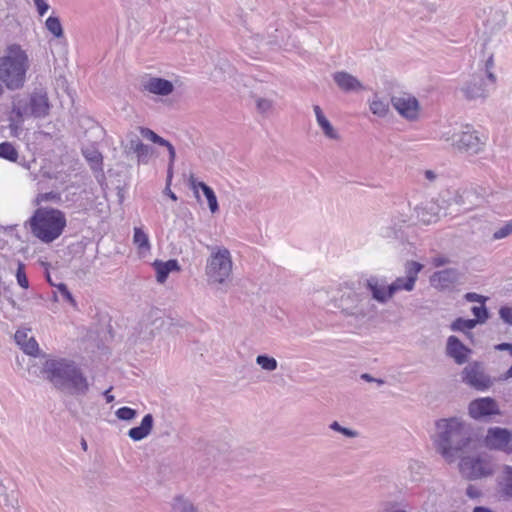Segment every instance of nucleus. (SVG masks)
I'll return each mask as SVG.
<instances>
[{
    "mask_svg": "<svg viewBox=\"0 0 512 512\" xmlns=\"http://www.w3.org/2000/svg\"><path fill=\"white\" fill-rule=\"evenodd\" d=\"M437 453L448 462L459 460V469L470 480L491 476L492 463L480 456L478 431H471L470 425L460 418L440 419L432 437Z\"/></svg>",
    "mask_w": 512,
    "mask_h": 512,
    "instance_id": "1",
    "label": "nucleus"
},
{
    "mask_svg": "<svg viewBox=\"0 0 512 512\" xmlns=\"http://www.w3.org/2000/svg\"><path fill=\"white\" fill-rule=\"evenodd\" d=\"M42 373L55 389L70 396H85L90 383L81 367L72 359L49 357L42 366Z\"/></svg>",
    "mask_w": 512,
    "mask_h": 512,
    "instance_id": "2",
    "label": "nucleus"
},
{
    "mask_svg": "<svg viewBox=\"0 0 512 512\" xmlns=\"http://www.w3.org/2000/svg\"><path fill=\"white\" fill-rule=\"evenodd\" d=\"M27 224L36 238L43 243H51L61 236L67 221L61 210L40 207L35 210Z\"/></svg>",
    "mask_w": 512,
    "mask_h": 512,
    "instance_id": "3",
    "label": "nucleus"
},
{
    "mask_svg": "<svg viewBox=\"0 0 512 512\" xmlns=\"http://www.w3.org/2000/svg\"><path fill=\"white\" fill-rule=\"evenodd\" d=\"M29 61L26 52L20 45L7 47L5 55L0 57V81L9 90H17L24 86Z\"/></svg>",
    "mask_w": 512,
    "mask_h": 512,
    "instance_id": "4",
    "label": "nucleus"
},
{
    "mask_svg": "<svg viewBox=\"0 0 512 512\" xmlns=\"http://www.w3.org/2000/svg\"><path fill=\"white\" fill-rule=\"evenodd\" d=\"M211 254L207 259L206 275L210 283L224 284L232 273V257L225 247H209Z\"/></svg>",
    "mask_w": 512,
    "mask_h": 512,
    "instance_id": "5",
    "label": "nucleus"
},
{
    "mask_svg": "<svg viewBox=\"0 0 512 512\" xmlns=\"http://www.w3.org/2000/svg\"><path fill=\"white\" fill-rule=\"evenodd\" d=\"M50 102L46 89L35 88L26 98L14 102L13 112L19 117L44 118L49 114Z\"/></svg>",
    "mask_w": 512,
    "mask_h": 512,
    "instance_id": "6",
    "label": "nucleus"
},
{
    "mask_svg": "<svg viewBox=\"0 0 512 512\" xmlns=\"http://www.w3.org/2000/svg\"><path fill=\"white\" fill-rule=\"evenodd\" d=\"M339 308L346 317H352L357 322H365L371 319L375 306L364 293L350 291L341 296Z\"/></svg>",
    "mask_w": 512,
    "mask_h": 512,
    "instance_id": "7",
    "label": "nucleus"
},
{
    "mask_svg": "<svg viewBox=\"0 0 512 512\" xmlns=\"http://www.w3.org/2000/svg\"><path fill=\"white\" fill-rule=\"evenodd\" d=\"M460 378L463 384L480 392L488 391L496 382V378L487 373L485 363L478 360L468 362Z\"/></svg>",
    "mask_w": 512,
    "mask_h": 512,
    "instance_id": "8",
    "label": "nucleus"
},
{
    "mask_svg": "<svg viewBox=\"0 0 512 512\" xmlns=\"http://www.w3.org/2000/svg\"><path fill=\"white\" fill-rule=\"evenodd\" d=\"M442 138L451 142L457 149L472 155L482 151L486 141V138L471 125H465L460 132L453 133L451 136L443 134Z\"/></svg>",
    "mask_w": 512,
    "mask_h": 512,
    "instance_id": "9",
    "label": "nucleus"
},
{
    "mask_svg": "<svg viewBox=\"0 0 512 512\" xmlns=\"http://www.w3.org/2000/svg\"><path fill=\"white\" fill-rule=\"evenodd\" d=\"M468 414L478 421H486L494 415H500L497 401L491 397H481L472 400L468 405Z\"/></svg>",
    "mask_w": 512,
    "mask_h": 512,
    "instance_id": "10",
    "label": "nucleus"
},
{
    "mask_svg": "<svg viewBox=\"0 0 512 512\" xmlns=\"http://www.w3.org/2000/svg\"><path fill=\"white\" fill-rule=\"evenodd\" d=\"M485 195L486 190L484 188L471 186L458 190L453 200L463 211H470L484 202Z\"/></svg>",
    "mask_w": 512,
    "mask_h": 512,
    "instance_id": "11",
    "label": "nucleus"
},
{
    "mask_svg": "<svg viewBox=\"0 0 512 512\" xmlns=\"http://www.w3.org/2000/svg\"><path fill=\"white\" fill-rule=\"evenodd\" d=\"M483 442L489 450L508 451L512 443V432L506 428L490 427Z\"/></svg>",
    "mask_w": 512,
    "mask_h": 512,
    "instance_id": "12",
    "label": "nucleus"
},
{
    "mask_svg": "<svg viewBox=\"0 0 512 512\" xmlns=\"http://www.w3.org/2000/svg\"><path fill=\"white\" fill-rule=\"evenodd\" d=\"M391 104L395 110L407 120H415L419 114V102L418 100L408 94L399 93L391 97Z\"/></svg>",
    "mask_w": 512,
    "mask_h": 512,
    "instance_id": "13",
    "label": "nucleus"
},
{
    "mask_svg": "<svg viewBox=\"0 0 512 512\" xmlns=\"http://www.w3.org/2000/svg\"><path fill=\"white\" fill-rule=\"evenodd\" d=\"M491 85L482 75H472L462 87L461 92L467 100L486 98L489 94L488 86Z\"/></svg>",
    "mask_w": 512,
    "mask_h": 512,
    "instance_id": "14",
    "label": "nucleus"
},
{
    "mask_svg": "<svg viewBox=\"0 0 512 512\" xmlns=\"http://www.w3.org/2000/svg\"><path fill=\"white\" fill-rule=\"evenodd\" d=\"M365 287L371 293L372 299L380 304L387 303L393 297L385 278L371 276L366 280Z\"/></svg>",
    "mask_w": 512,
    "mask_h": 512,
    "instance_id": "15",
    "label": "nucleus"
},
{
    "mask_svg": "<svg viewBox=\"0 0 512 512\" xmlns=\"http://www.w3.org/2000/svg\"><path fill=\"white\" fill-rule=\"evenodd\" d=\"M18 496L15 482H8V485L0 482V502L5 512H20Z\"/></svg>",
    "mask_w": 512,
    "mask_h": 512,
    "instance_id": "16",
    "label": "nucleus"
},
{
    "mask_svg": "<svg viewBox=\"0 0 512 512\" xmlns=\"http://www.w3.org/2000/svg\"><path fill=\"white\" fill-rule=\"evenodd\" d=\"M125 153L127 155L136 154L138 163L147 164L152 153V148L144 144L138 135L129 133L127 136V144L125 145Z\"/></svg>",
    "mask_w": 512,
    "mask_h": 512,
    "instance_id": "17",
    "label": "nucleus"
},
{
    "mask_svg": "<svg viewBox=\"0 0 512 512\" xmlns=\"http://www.w3.org/2000/svg\"><path fill=\"white\" fill-rule=\"evenodd\" d=\"M460 273L455 268H447L433 273L430 278L431 285L439 290H446L458 283Z\"/></svg>",
    "mask_w": 512,
    "mask_h": 512,
    "instance_id": "18",
    "label": "nucleus"
},
{
    "mask_svg": "<svg viewBox=\"0 0 512 512\" xmlns=\"http://www.w3.org/2000/svg\"><path fill=\"white\" fill-rule=\"evenodd\" d=\"M472 350L465 346L458 337L451 335L447 339L446 354L447 356L454 359L458 365H462L467 362L469 354Z\"/></svg>",
    "mask_w": 512,
    "mask_h": 512,
    "instance_id": "19",
    "label": "nucleus"
},
{
    "mask_svg": "<svg viewBox=\"0 0 512 512\" xmlns=\"http://www.w3.org/2000/svg\"><path fill=\"white\" fill-rule=\"evenodd\" d=\"M333 80L338 88L346 93L359 92L365 89L360 80L346 71L335 72Z\"/></svg>",
    "mask_w": 512,
    "mask_h": 512,
    "instance_id": "20",
    "label": "nucleus"
},
{
    "mask_svg": "<svg viewBox=\"0 0 512 512\" xmlns=\"http://www.w3.org/2000/svg\"><path fill=\"white\" fill-rule=\"evenodd\" d=\"M142 87L145 91L160 96H167L174 90L171 81L159 77H149L143 80Z\"/></svg>",
    "mask_w": 512,
    "mask_h": 512,
    "instance_id": "21",
    "label": "nucleus"
},
{
    "mask_svg": "<svg viewBox=\"0 0 512 512\" xmlns=\"http://www.w3.org/2000/svg\"><path fill=\"white\" fill-rule=\"evenodd\" d=\"M29 332V329H18L14 335V339L24 353L35 357L39 353V345L34 337L28 336Z\"/></svg>",
    "mask_w": 512,
    "mask_h": 512,
    "instance_id": "22",
    "label": "nucleus"
},
{
    "mask_svg": "<svg viewBox=\"0 0 512 512\" xmlns=\"http://www.w3.org/2000/svg\"><path fill=\"white\" fill-rule=\"evenodd\" d=\"M154 418L152 414H146L141 421V424L132 427L128 431V436L134 441H141L146 438L152 431Z\"/></svg>",
    "mask_w": 512,
    "mask_h": 512,
    "instance_id": "23",
    "label": "nucleus"
},
{
    "mask_svg": "<svg viewBox=\"0 0 512 512\" xmlns=\"http://www.w3.org/2000/svg\"><path fill=\"white\" fill-rule=\"evenodd\" d=\"M171 512H201V509L184 494L175 495L170 502Z\"/></svg>",
    "mask_w": 512,
    "mask_h": 512,
    "instance_id": "24",
    "label": "nucleus"
},
{
    "mask_svg": "<svg viewBox=\"0 0 512 512\" xmlns=\"http://www.w3.org/2000/svg\"><path fill=\"white\" fill-rule=\"evenodd\" d=\"M155 269L157 273V281L159 283H164L172 271H179L180 267L177 260H168L167 262H155Z\"/></svg>",
    "mask_w": 512,
    "mask_h": 512,
    "instance_id": "25",
    "label": "nucleus"
},
{
    "mask_svg": "<svg viewBox=\"0 0 512 512\" xmlns=\"http://www.w3.org/2000/svg\"><path fill=\"white\" fill-rule=\"evenodd\" d=\"M369 108L374 115L378 117H385L389 111V104L388 102L381 100L378 96H374L369 103Z\"/></svg>",
    "mask_w": 512,
    "mask_h": 512,
    "instance_id": "26",
    "label": "nucleus"
},
{
    "mask_svg": "<svg viewBox=\"0 0 512 512\" xmlns=\"http://www.w3.org/2000/svg\"><path fill=\"white\" fill-rule=\"evenodd\" d=\"M133 242L143 252L150 250L149 237L141 228H134Z\"/></svg>",
    "mask_w": 512,
    "mask_h": 512,
    "instance_id": "27",
    "label": "nucleus"
},
{
    "mask_svg": "<svg viewBox=\"0 0 512 512\" xmlns=\"http://www.w3.org/2000/svg\"><path fill=\"white\" fill-rule=\"evenodd\" d=\"M390 286V293H392V296L395 295V293L405 290V291H412L415 287L414 284H412V280H408L406 277H398L393 281Z\"/></svg>",
    "mask_w": 512,
    "mask_h": 512,
    "instance_id": "28",
    "label": "nucleus"
},
{
    "mask_svg": "<svg viewBox=\"0 0 512 512\" xmlns=\"http://www.w3.org/2000/svg\"><path fill=\"white\" fill-rule=\"evenodd\" d=\"M255 361L256 364L259 365L261 369L265 371L272 372L275 371L278 367L277 360L274 357L269 356L267 354L258 355Z\"/></svg>",
    "mask_w": 512,
    "mask_h": 512,
    "instance_id": "29",
    "label": "nucleus"
},
{
    "mask_svg": "<svg viewBox=\"0 0 512 512\" xmlns=\"http://www.w3.org/2000/svg\"><path fill=\"white\" fill-rule=\"evenodd\" d=\"M423 269V265L416 261H407L405 263V277L408 280H412V284L415 285L419 272Z\"/></svg>",
    "mask_w": 512,
    "mask_h": 512,
    "instance_id": "30",
    "label": "nucleus"
},
{
    "mask_svg": "<svg viewBox=\"0 0 512 512\" xmlns=\"http://www.w3.org/2000/svg\"><path fill=\"white\" fill-rule=\"evenodd\" d=\"M476 325L477 321H473V319H464L459 317L452 322L450 328L452 331L466 332L475 328Z\"/></svg>",
    "mask_w": 512,
    "mask_h": 512,
    "instance_id": "31",
    "label": "nucleus"
},
{
    "mask_svg": "<svg viewBox=\"0 0 512 512\" xmlns=\"http://www.w3.org/2000/svg\"><path fill=\"white\" fill-rule=\"evenodd\" d=\"M45 26L47 30L56 38H60L63 36V27L58 17L49 16L45 22Z\"/></svg>",
    "mask_w": 512,
    "mask_h": 512,
    "instance_id": "32",
    "label": "nucleus"
},
{
    "mask_svg": "<svg viewBox=\"0 0 512 512\" xmlns=\"http://www.w3.org/2000/svg\"><path fill=\"white\" fill-rule=\"evenodd\" d=\"M0 158L15 162L18 159V152L10 142L0 144Z\"/></svg>",
    "mask_w": 512,
    "mask_h": 512,
    "instance_id": "33",
    "label": "nucleus"
},
{
    "mask_svg": "<svg viewBox=\"0 0 512 512\" xmlns=\"http://www.w3.org/2000/svg\"><path fill=\"white\" fill-rule=\"evenodd\" d=\"M317 123L321 127L324 135L327 138L333 139V140H337L339 138L338 133L336 132V130L334 129V127L332 126V124L326 117L320 119L319 121H317Z\"/></svg>",
    "mask_w": 512,
    "mask_h": 512,
    "instance_id": "34",
    "label": "nucleus"
},
{
    "mask_svg": "<svg viewBox=\"0 0 512 512\" xmlns=\"http://www.w3.org/2000/svg\"><path fill=\"white\" fill-rule=\"evenodd\" d=\"M203 194L207 199L209 209L211 213H216L219 210L217 197L210 186L203 187Z\"/></svg>",
    "mask_w": 512,
    "mask_h": 512,
    "instance_id": "35",
    "label": "nucleus"
},
{
    "mask_svg": "<svg viewBox=\"0 0 512 512\" xmlns=\"http://www.w3.org/2000/svg\"><path fill=\"white\" fill-rule=\"evenodd\" d=\"M471 312L475 316L473 321H477V324L485 323L489 318V312L485 304H481L480 306H473L471 308Z\"/></svg>",
    "mask_w": 512,
    "mask_h": 512,
    "instance_id": "36",
    "label": "nucleus"
},
{
    "mask_svg": "<svg viewBox=\"0 0 512 512\" xmlns=\"http://www.w3.org/2000/svg\"><path fill=\"white\" fill-rule=\"evenodd\" d=\"M140 134L143 138L152 141L153 143L163 145L168 144V141L157 135L154 131L149 128L139 127Z\"/></svg>",
    "mask_w": 512,
    "mask_h": 512,
    "instance_id": "37",
    "label": "nucleus"
},
{
    "mask_svg": "<svg viewBox=\"0 0 512 512\" xmlns=\"http://www.w3.org/2000/svg\"><path fill=\"white\" fill-rule=\"evenodd\" d=\"M118 419L123 421H130L133 420L137 416V411L135 409H132L130 407H120L115 412Z\"/></svg>",
    "mask_w": 512,
    "mask_h": 512,
    "instance_id": "38",
    "label": "nucleus"
},
{
    "mask_svg": "<svg viewBox=\"0 0 512 512\" xmlns=\"http://www.w3.org/2000/svg\"><path fill=\"white\" fill-rule=\"evenodd\" d=\"M330 429L343 434L348 438H355L358 436V432L346 427L341 426L337 421L332 422L329 425Z\"/></svg>",
    "mask_w": 512,
    "mask_h": 512,
    "instance_id": "39",
    "label": "nucleus"
},
{
    "mask_svg": "<svg viewBox=\"0 0 512 512\" xmlns=\"http://www.w3.org/2000/svg\"><path fill=\"white\" fill-rule=\"evenodd\" d=\"M48 201L59 203V202H61V196L59 193L51 191V192H47V193L38 194V196L36 198L37 204H40L42 202H48Z\"/></svg>",
    "mask_w": 512,
    "mask_h": 512,
    "instance_id": "40",
    "label": "nucleus"
},
{
    "mask_svg": "<svg viewBox=\"0 0 512 512\" xmlns=\"http://www.w3.org/2000/svg\"><path fill=\"white\" fill-rule=\"evenodd\" d=\"M57 290L63 300L69 302L73 307H76V301L73 298V296H72L71 292L69 291L66 284L60 283L57 286Z\"/></svg>",
    "mask_w": 512,
    "mask_h": 512,
    "instance_id": "41",
    "label": "nucleus"
},
{
    "mask_svg": "<svg viewBox=\"0 0 512 512\" xmlns=\"http://www.w3.org/2000/svg\"><path fill=\"white\" fill-rule=\"evenodd\" d=\"M256 107L259 113H268L273 108V101L270 99L258 97L256 99Z\"/></svg>",
    "mask_w": 512,
    "mask_h": 512,
    "instance_id": "42",
    "label": "nucleus"
},
{
    "mask_svg": "<svg viewBox=\"0 0 512 512\" xmlns=\"http://www.w3.org/2000/svg\"><path fill=\"white\" fill-rule=\"evenodd\" d=\"M493 67H494V59H493V55H490L489 58L485 62V70H486V79L492 86L496 83V76L492 72Z\"/></svg>",
    "mask_w": 512,
    "mask_h": 512,
    "instance_id": "43",
    "label": "nucleus"
},
{
    "mask_svg": "<svg viewBox=\"0 0 512 512\" xmlns=\"http://www.w3.org/2000/svg\"><path fill=\"white\" fill-rule=\"evenodd\" d=\"M498 493L504 500L512 499V482H499Z\"/></svg>",
    "mask_w": 512,
    "mask_h": 512,
    "instance_id": "44",
    "label": "nucleus"
},
{
    "mask_svg": "<svg viewBox=\"0 0 512 512\" xmlns=\"http://www.w3.org/2000/svg\"><path fill=\"white\" fill-rule=\"evenodd\" d=\"M511 234H512V222H508L493 233V239L500 240V239L508 237Z\"/></svg>",
    "mask_w": 512,
    "mask_h": 512,
    "instance_id": "45",
    "label": "nucleus"
},
{
    "mask_svg": "<svg viewBox=\"0 0 512 512\" xmlns=\"http://www.w3.org/2000/svg\"><path fill=\"white\" fill-rule=\"evenodd\" d=\"M16 278H17L18 284L22 288H24V289L28 288L29 283H28L27 276L25 274L24 264L21 263V262L18 263V268H17V272H16Z\"/></svg>",
    "mask_w": 512,
    "mask_h": 512,
    "instance_id": "46",
    "label": "nucleus"
},
{
    "mask_svg": "<svg viewBox=\"0 0 512 512\" xmlns=\"http://www.w3.org/2000/svg\"><path fill=\"white\" fill-rule=\"evenodd\" d=\"M499 316L503 320L504 323L508 325H512V308L508 306H503L499 310Z\"/></svg>",
    "mask_w": 512,
    "mask_h": 512,
    "instance_id": "47",
    "label": "nucleus"
},
{
    "mask_svg": "<svg viewBox=\"0 0 512 512\" xmlns=\"http://www.w3.org/2000/svg\"><path fill=\"white\" fill-rule=\"evenodd\" d=\"M464 299L468 302L485 304L488 298L475 292H468L464 295Z\"/></svg>",
    "mask_w": 512,
    "mask_h": 512,
    "instance_id": "48",
    "label": "nucleus"
},
{
    "mask_svg": "<svg viewBox=\"0 0 512 512\" xmlns=\"http://www.w3.org/2000/svg\"><path fill=\"white\" fill-rule=\"evenodd\" d=\"M189 183H190V187L191 189L194 191V194H195V197L197 199H199V191L198 189L200 188L202 191H203V187L204 186H208L206 183L204 182H201V181H197L193 175L190 176L189 178Z\"/></svg>",
    "mask_w": 512,
    "mask_h": 512,
    "instance_id": "49",
    "label": "nucleus"
},
{
    "mask_svg": "<svg viewBox=\"0 0 512 512\" xmlns=\"http://www.w3.org/2000/svg\"><path fill=\"white\" fill-rule=\"evenodd\" d=\"M162 146L167 147L168 152H169L170 165H169V171H168V181H170V179L172 177L170 169H171L172 164H173V162L175 160L176 152H175V149H174L173 145L169 141H168V144H163Z\"/></svg>",
    "mask_w": 512,
    "mask_h": 512,
    "instance_id": "50",
    "label": "nucleus"
},
{
    "mask_svg": "<svg viewBox=\"0 0 512 512\" xmlns=\"http://www.w3.org/2000/svg\"><path fill=\"white\" fill-rule=\"evenodd\" d=\"M379 512H407L401 508L398 504L389 503L385 505Z\"/></svg>",
    "mask_w": 512,
    "mask_h": 512,
    "instance_id": "51",
    "label": "nucleus"
},
{
    "mask_svg": "<svg viewBox=\"0 0 512 512\" xmlns=\"http://www.w3.org/2000/svg\"><path fill=\"white\" fill-rule=\"evenodd\" d=\"M34 3L40 16H43L49 9V5L44 0H34Z\"/></svg>",
    "mask_w": 512,
    "mask_h": 512,
    "instance_id": "52",
    "label": "nucleus"
},
{
    "mask_svg": "<svg viewBox=\"0 0 512 512\" xmlns=\"http://www.w3.org/2000/svg\"><path fill=\"white\" fill-rule=\"evenodd\" d=\"M449 262H450V260L444 256H438V257L433 258V260H432V263L435 267L444 266V265L448 264Z\"/></svg>",
    "mask_w": 512,
    "mask_h": 512,
    "instance_id": "53",
    "label": "nucleus"
},
{
    "mask_svg": "<svg viewBox=\"0 0 512 512\" xmlns=\"http://www.w3.org/2000/svg\"><path fill=\"white\" fill-rule=\"evenodd\" d=\"M494 349L498 351H508L512 356V343H500L495 345Z\"/></svg>",
    "mask_w": 512,
    "mask_h": 512,
    "instance_id": "54",
    "label": "nucleus"
},
{
    "mask_svg": "<svg viewBox=\"0 0 512 512\" xmlns=\"http://www.w3.org/2000/svg\"><path fill=\"white\" fill-rule=\"evenodd\" d=\"M85 157L90 161V162H94V163H99V161L101 160V155L96 152V151H93L92 153L90 154H85Z\"/></svg>",
    "mask_w": 512,
    "mask_h": 512,
    "instance_id": "55",
    "label": "nucleus"
},
{
    "mask_svg": "<svg viewBox=\"0 0 512 512\" xmlns=\"http://www.w3.org/2000/svg\"><path fill=\"white\" fill-rule=\"evenodd\" d=\"M418 216L420 217L421 221L426 224H430L432 222L431 215L426 217V209H422L421 212H418Z\"/></svg>",
    "mask_w": 512,
    "mask_h": 512,
    "instance_id": "56",
    "label": "nucleus"
},
{
    "mask_svg": "<svg viewBox=\"0 0 512 512\" xmlns=\"http://www.w3.org/2000/svg\"><path fill=\"white\" fill-rule=\"evenodd\" d=\"M313 110H314V113H315V116H316V120L319 121L320 119L324 118L325 115L323 114V111L322 109L320 108V106L318 105H314L313 107Z\"/></svg>",
    "mask_w": 512,
    "mask_h": 512,
    "instance_id": "57",
    "label": "nucleus"
},
{
    "mask_svg": "<svg viewBox=\"0 0 512 512\" xmlns=\"http://www.w3.org/2000/svg\"><path fill=\"white\" fill-rule=\"evenodd\" d=\"M503 474L505 475L506 480H512V467L505 465L503 467Z\"/></svg>",
    "mask_w": 512,
    "mask_h": 512,
    "instance_id": "58",
    "label": "nucleus"
},
{
    "mask_svg": "<svg viewBox=\"0 0 512 512\" xmlns=\"http://www.w3.org/2000/svg\"><path fill=\"white\" fill-rule=\"evenodd\" d=\"M467 495L470 497V498H475V497H478L479 495V492L473 487V486H469L467 488Z\"/></svg>",
    "mask_w": 512,
    "mask_h": 512,
    "instance_id": "59",
    "label": "nucleus"
},
{
    "mask_svg": "<svg viewBox=\"0 0 512 512\" xmlns=\"http://www.w3.org/2000/svg\"><path fill=\"white\" fill-rule=\"evenodd\" d=\"M425 177L429 181H433L436 178V174L432 170H426L425 171Z\"/></svg>",
    "mask_w": 512,
    "mask_h": 512,
    "instance_id": "60",
    "label": "nucleus"
},
{
    "mask_svg": "<svg viewBox=\"0 0 512 512\" xmlns=\"http://www.w3.org/2000/svg\"><path fill=\"white\" fill-rule=\"evenodd\" d=\"M361 379L367 381V382H374L376 380V378H374L373 376H371L370 374L368 373H363L361 375Z\"/></svg>",
    "mask_w": 512,
    "mask_h": 512,
    "instance_id": "61",
    "label": "nucleus"
},
{
    "mask_svg": "<svg viewBox=\"0 0 512 512\" xmlns=\"http://www.w3.org/2000/svg\"><path fill=\"white\" fill-rule=\"evenodd\" d=\"M110 390H111V388L104 392V396L106 398L107 403H111L112 401H114V396L110 395Z\"/></svg>",
    "mask_w": 512,
    "mask_h": 512,
    "instance_id": "62",
    "label": "nucleus"
},
{
    "mask_svg": "<svg viewBox=\"0 0 512 512\" xmlns=\"http://www.w3.org/2000/svg\"><path fill=\"white\" fill-rule=\"evenodd\" d=\"M167 195L174 201L177 200V196L168 187H166Z\"/></svg>",
    "mask_w": 512,
    "mask_h": 512,
    "instance_id": "63",
    "label": "nucleus"
},
{
    "mask_svg": "<svg viewBox=\"0 0 512 512\" xmlns=\"http://www.w3.org/2000/svg\"><path fill=\"white\" fill-rule=\"evenodd\" d=\"M81 447H82V449H83V450H85V451H86V450H87V448H88L87 442H86V440H85V439H83V438H82V440H81Z\"/></svg>",
    "mask_w": 512,
    "mask_h": 512,
    "instance_id": "64",
    "label": "nucleus"
}]
</instances>
